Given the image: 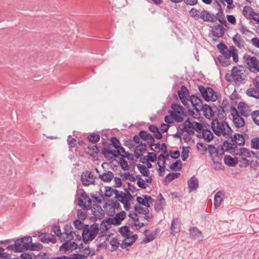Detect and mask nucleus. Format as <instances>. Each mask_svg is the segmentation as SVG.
I'll return each instance as SVG.
<instances>
[{
	"label": "nucleus",
	"instance_id": "a878e982",
	"mask_svg": "<svg viewBox=\"0 0 259 259\" xmlns=\"http://www.w3.org/2000/svg\"><path fill=\"white\" fill-rule=\"evenodd\" d=\"M233 41L234 44L239 48H244V41L239 34L237 33L233 37Z\"/></svg>",
	"mask_w": 259,
	"mask_h": 259
},
{
	"label": "nucleus",
	"instance_id": "f03ea898",
	"mask_svg": "<svg viewBox=\"0 0 259 259\" xmlns=\"http://www.w3.org/2000/svg\"><path fill=\"white\" fill-rule=\"evenodd\" d=\"M209 127V124L205 123H199L195 122V136L199 138H203L207 142H209L213 139V133L208 130L207 128Z\"/></svg>",
	"mask_w": 259,
	"mask_h": 259
},
{
	"label": "nucleus",
	"instance_id": "e433bc0d",
	"mask_svg": "<svg viewBox=\"0 0 259 259\" xmlns=\"http://www.w3.org/2000/svg\"><path fill=\"white\" fill-rule=\"evenodd\" d=\"M234 140L236 144L238 145H242L245 142L243 136L240 134H235L234 135Z\"/></svg>",
	"mask_w": 259,
	"mask_h": 259
},
{
	"label": "nucleus",
	"instance_id": "c03bdc74",
	"mask_svg": "<svg viewBox=\"0 0 259 259\" xmlns=\"http://www.w3.org/2000/svg\"><path fill=\"white\" fill-rule=\"evenodd\" d=\"M235 48L234 46L230 47L229 50H226L225 52H222V54L226 59H229L232 57L233 52L235 51Z\"/></svg>",
	"mask_w": 259,
	"mask_h": 259
},
{
	"label": "nucleus",
	"instance_id": "13d9d810",
	"mask_svg": "<svg viewBox=\"0 0 259 259\" xmlns=\"http://www.w3.org/2000/svg\"><path fill=\"white\" fill-rule=\"evenodd\" d=\"M53 231L55 233V234L58 237H59L60 238V239L61 240V238H62V236L63 233H61V231L60 227L59 226H57V225L53 226Z\"/></svg>",
	"mask_w": 259,
	"mask_h": 259
},
{
	"label": "nucleus",
	"instance_id": "58836bf2",
	"mask_svg": "<svg viewBox=\"0 0 259 259\" xmlns=\"http://www.w3.org/2000/svg\"><path fill=\"white\" fill-rule=\"evenodd\" d=\"M196 147L198 151L201 154L205 153L208 149L207 144L201 142H198L196 145Z\"/></svg>",
	"mask_w": 259,
	"mask_h": 259
},
{
	"label": "nucleus",
	"instance_id": "4be33fe9",
	"mask_svg": "<svg viewBox=\"0 0 259 259\" xmlns=\"http://www.w3.org/2000/svg\"><path fill=\"white\" fill-rule=\"evenodd\" d=\"M137 238L138 236L136 234L125 238L120 245V247L122 249H124L131 246L136 241Z\"/></svg>",
	"mask_w": 259,
	"mask_h": 259
},
{
	"label": "nucleus",
	"instance_id": "6ab92c4d",
	"mask_svg": "<svg viewBox=\"0 0 259 259\" xmlns=\"http://www.w3.org/2000/svg\"><path fill=\"white\" fill-rule=\"evenodd\" d=\"M38 237L41 242L44 243H55L57 242L56 237L51 234L39 233Z\"/></svg>",
	"mask_w": 259,
	"mask_h": 259
},
{
	"label": "nucleus",
	"instance_id": "393cba45",
	"mask_svg": "<svg viewBox=\"0 0 259 259\" xmlns=\"http://www.w3.org/2000/svg\"><path fill=\"white\" fill-rule=\"evenodd\" d=\"M147 146L145 143H141L135 148L134 153L137 158H140L146 150Z\"/></svg>",
	"mask_w": 259,
	"mask_h": 259
},
{
	"label": "nucleus",
	"instance_id": "c85d7f7f",
	"mask_svg": "<svg viewBox=\"0 0 259 259\" xmlns=\"http://www.w3.org/2000/svg\"><path fill=\"white\" fill-rule=\"evenodd\" d=\"M212 33L214 36L218 37H221L225 33V28L222 24H218L213 28Z\"/></svg>",
	"mask_w": 259,
	"mask_h": 259
},
{
	"label": "nucleus",
	"instance_id": "4468645a",
	"mask_svg": "<svg viewBox=\"0 0 259 259\" xmlns=\"http://www.w3.org/2000/svg\"><path fill=\"white\" fill-rule=\"evenodd\" d=\"M103 153L106 157H107L110 154H112L115 157H118L119 156L122 157V155L125 154L126 152L125 151L124 149L119 145L118 147H116L114 151L110 150L108 148H104Z\"/></svg>",
	"mask_w": 259,
	"mask_h": 259
},
{
	"label": "nucleus",
	"instance_id": "e2e57ef3",
	"mask_svg": "<svg viewBox=\"0 0 259 259\" xmlns=\"http://www.w3.org/2000/svg\"><path fill=\"white\" fill-rule=\"evenodd\" d=\"M120 165L122 168L124 170H128L129 169V166L127 161L123 158L120 159Z\"/></svg>",
	"mask_w": 259,
	"mask_h": 259
},
{
	"label": "nucleus",
	"instance_id": "3c124183",
	"mask_svg": "<svg viewBox=\"0 0 259 259\" xmlns=\"http://www.w3.org/2000/svg\"><path fill=\"white\" fill-rule=\"evenodd\" d=\"M221 158L222 157H215V159H212L214 165V168L219 169H222V167L223 166V165L220 162V161L221 160Z\"/></svg>",
	"mask_w": 259,
	"mask_h": 259
},
{
	"label": "nucleus",
	"instance_id": "de8ad7c7",
	"mask_svg": "<svg viewBox=\"0 0 259 259\" xmlns=\"http://www.w3.org/2000/svg\"><path fill=\"white\" fill-rule=\"evenodd\" d=\"M182 168V162L180 160H177L175 162L173 163L170 166V169L172 170L176 171L177 170H180Z\"/></svg>",
	"mask_w": 259,
	"mask_h": 259
},
{
	"label": "nucleus",
	"instance_id": "a19ab883",
	"mask_svg": "<svg viewBox=\"0 0 259 259\" xmlns=\"http://www.w3.org/2000/svg\"><path fill=\"white\" fill-rule=\"evenodd\" d=\"M137 167L141 174L144 176L149 177L150 176L149 170L145 166L142 164H139Z\"/></svg>",
	"mask_w": 259,
	"mask_h": 259
},
{
	"label": "nucleus",
	"instance_id": "a211bd4d",
	"mask_svg": "<svg viewBox=\"0 0 259 259\" xmlns=\"http://www.w3.org/2000/svg\"><path fill=\"white\" fill-rule=\"evenodd\" d=\"M126 213L124 211H121L117 213L115 217L110 218L108 220V222L109 224L114 225H119L121 224L122 221L125 219Z\"/></svg>",
	"mask_w": 259,
	"mask_h": 259
},
{
	"label": "nucleus",
	"instance_id": "052dcab7",
	"mask_svg": "<svg viewBox=\"0 0 259 259\" xmlns=\"http://www.w3.org/2000/svg\"><path fill=\"white\" fill-rule=\"evenodd\" d=\"M110 244L111 245L112 250H115L118 247L119 243L118 242L117 239L112 238L110 241Z\"/></svg>",
	"mask_w": 259,
	"mask_h": 259
},
{
	"label": "nucleus",
	"instance_id": "9b49d317",
	"mask_svg": "<svg viewBox=\"0 0 259 259\" xmlns=\"http://www.w3.org/2000/svg\"><path fill=\"white\" fill-rule=\"evenodd\" d=\"M232 76L236 81H241L245 79V71L242 68L234 67L232 71Z\"/></svg>",
	"mask_w": 259,
	"mask_h": 259
},
{
	"label": "nucleus",
	"instance_id": "7c9ffc66",
	"mask_svg": "<svg viewBox=\"0 0 259 259\" xmlns=\"http://www.w3.org/2000/svg\"><path fill=\"white\" fill-rule=\"evenodd\" d=\"M92 211L93 214L97 219H101L104 217V211L101 206H97L96 208L94 207Z\"/></svg>",
	"mask_w": 259,
	"mask_h": 259
},
{
	"label": "nucleus",
	"instance_id": "2eb2a0df",
	"mask_svg": "<svg viewBox=\"0 0 259 259\" xmlns=\"http://www.w3.org/2000/svg\"><path fill=\"white\" fill-rule=\"evenodd\" d=\"M178 131H181V134H182L183 131L186 132L190 135L194 133V125L189 119H187L183 124L179 126Z\"/></svg>",
	"mask_w": 259,
	"mask_h": 259
},
{
	"label": "nucleus",
	"instance_id": "0e129e2a",
	"mask_svg": "<svg viewBox=\"0 0 259 259\" xmlns=\"http://www.w3.org/2000/svg\"><path fill=\"white\" fill-rule=\"evenodd\" d=\"M137 200L138 202L137 204H139V205L141 204L147 207H149L150 206L149 204L147 202H145L144 198H143L141 197H138L137 198Z\"/></svg>",
	"mask_w": 259,
	"mask_h": 259
},
{
	"label": "nucleus",
	"instance_id": "72a5a7b5",
	"mask_svg": "<svg viewBox=\"0 0 259 259\" xmlns=\"http://www.w3.org/2000/svg\"><path fill=\"white\" fill-rule=\"evenodd\" d=\"M256 88H250L246 90V94L248 96L259 99V93Z\"/></svg>",
	"mask_w": 259,
	"mask_h": 259
},
{
	"label": "nucleus",
	"instance_id": "aec40b11",
	"mask_svg": "<svg viewBox=\"0 0 259 259\" xmlns=\"http://www.w3.org/2000/svg\"><path fill=\"white\" fill-rule=\"evenodd\" d=\"M107 223H108V221L106 222H102L99 227V232L98 233L99 238H104L105 240H107L109 236V235L107 234L108 228Z\"/></svg>",
	"mask_w": 259,
	"mask_h": 259
},
{
	"label": "nucleus",
	"instance_id": "5fc2aeb1",
	"mask_svg": "<svg viewBox=\"0 0 259 259\" xmlns=\"http://www.w3.org/2000/svg\"><path fill=\"white\" fill-rule=\"evenodd\" d=\"M251 117L254 122L259 126V110L254 111L251 114Z\"/></svg>",
	"mask_w": 259,
	"mask_h": 259
},
{
	"label": "nucleus",
	"instance_id": "473e14b6",
	"mask_svg": "<svg viewBox=\"0 0 259 259\" xmlns=\"http://www.w3.org/2000/svg\"><path fill=\"white\" fill-rule=\"evenodd\" d=\"M180 223L178 219H174L171 225V233L173 234L178 232L180 231Z\"/></svg>",
	"mask_w": 259,
	"mask_h": 259
},
{
	"label": "nucleus",
	"instance_id": "412c9836",
	"mask_svg": "<svg viewBox=\"0 0 259 259\" xmlns=\"http://www.w3.org/2000/svg\"><path fill=\"white\" fill-rule=\"evenodd\" d=\"M65 242L60 246V249L64 251H70L77 248L78 245L75 242L71 241H64Z\"/></svg>",
	"mask_w": 259,
	"mask_h": 259
},
{
	"label": "nucleus",
	"instance_id": "09e8293b",
	"mask_svg": "<svg viewBox=\"0 0 259 259\" xmlns=\"http://www.w3.org/2000/svg\"><path fill=\"white\" fill-rule=\"evenodd\" d=\"M225 163L229 166H234L235 164L234 159L230 156H225L224 159Z\"/></svg>",
	"mask_w": 259,
	"mask_h": 259
},
{
	"label": "nucleus",
	"instance_id": "9d476101",
	"mask_svg": "<svg viewBox=\"0 0 259 259\" xmlns=\"http://www.w3.org/2000/svg\"><path fill=\"white\" fill-rule=\"evenodd\" d=\"M199 90L203 98L207 102L215 101L217 99V96L214 91L211 88H204L203 86L198 87Z\"/></svg>",
	"mask_w": 259,
	"mask_h": 259
},
{
	"label": "nucleus",
	"instance_id": "39448f33",
	"mask_svg": "<svg viewBox=\"0 0 259 259\" xmlns=\"http://www.w3.org/2000/svg\"><path fill=\"white\" fill-rule=\"evenodd\" d=\"M115 198L123 204L124 208L128 210L131 208V202L134 200V197L125 189V191H116Z\"/></svg>",
	"mask_w": 259,
	"mask_h": 259
},
{
	"label": "nucleus",
	"instance_id": "20e7f679",
	"mask_svg": "<svg viewBox=\"0 0 259 259\" xmlns=\"http://www.w3.org/2000/svg\"><path fill=\"white\" fill-rule=\"evenodd\" d=\"M200 112H202L205 117L210 119L213 115L211 108L207 104L203 105L201 100L195 96V116L200 115Z\"/></svg>",
	"mask_w": 259,
	"mask_h": 259
},
{
	"label": "nucleus",
	"instance_id": "8fccbe9b",
	"mask_svg": "<svg viewBox=\"0 0 259 259\" xmlns=\"http://www.w3.org/2000/svg\"><path fill=\"white\" fill-rule=\"evenodd\" d=\"M183 113H178L175 112H171V116L175 121L178 122H182L183 120L182 115Z\"/></svg>",
	"mask_w": 259,
	"mask_h": 259
},
{
	"label": "nucleus",
	"instance_id": "dca6fc26",
	"mask_svg": "<svg viewBox=\"0 0 259 259\" xmlns=\"http://www.w3.org/2000/svg\"><path fill=\"white\" fill-rule=\"evenodd\" d=\"M72 227L69 225H66L64 228V231L62 234V238H61V241H71L74 239V235H75V232L72 231Z\"/></svg>",
	"mask_w": 259,
	"mask_h": 259
},
{
	"label": "nucleus",
	"instance_id": "7ed1b4c3",
	"mask_svg": "<svg viewBox=\"0 0 259 259\" xmlns=\"http://www.w3.org/2000/svg\"><path fill=\"white\" fill-rule=\"evenodd\" d=\"M99 232L98 224L94 223L91 226L85 225L82 233V239L84 243L93 240Z\"/></svg>",
	"mask_w": 259,
	"mask_h": 259
},
{
	"label": "nucleus",
	"instance_id": "423d86ee",
	"mask_svg": "<svg viewBox=\"0 0 259 259\" xmlns=\"http://www.w3.org/2000/svg\"><path fill=\"white\" fill-rule=\"evenodd\" d=\"M233 145L229 144L228 143H224L223 146L221 149H219L212 145L208 146V150L211 159H215V157H221L224 153V150H228L234 149Z\"/></svg>",
	"mask_w": 259,
	"mask_h": 259
},
{
	"label": "nucleus",
	"instance_id": "603ef678",
	"mask_svg": "<svg viewBox=\"0 0 259 259\" xmlns=\"http://www.w3.org/2000/svg\"><path fill=\"white\" fill-rule=\"evenodd\" d=\"M189 193L194 190V176L192 177L188 181Z\"/></svg>",
	"mask_w": 259,
	"mask_h": 259
},
{
	"label": "nucleus",
	"instance_id": "79ce46f5",
	"mask_svg": "<svg viewBox=\"0 0 259 259\" xmlns=\"http://www.w3.org/2000/svg\"><path fill=\"white\" fill-rule=\"evenodd\" d=\"M180 175V173H169L166 176L165 179V182L166 183H169L172 180L178 178Z\"/></svg>",
	"mask_w": 259,
	"mask_h": 259
},
{
	"label": "nucleus",
	"instance_id": "864d4df0",
	"mask_svg": "<svg viewBox=\"0 0 259 259\" xmlns=\"http://www.w3.org/2000/svg\"><path fill=\"white\" fill-rule=\"evenodd\" d=\"M171 109L172 111L171 112H175L178 113H183V110L182 108L178 104H174L171 105Z\"/></svg>",
	"mask_w": 259,
	"mask_h": 259
},
{
	"label": "nucleus",
	"instance_id": "49530a36",
	"mask_svg": "<svg viewBox=\"0 0 259 259\" xmlns=\"http://www.w3.org/2000/svg\"><path fill=\"white\" fill-rule=\"evenodd\" d=\"M88 139L89 141L93 143H96L100 140V136L98 134L93 133L88 136Z\"/></svg>",
	"mask_w": 259,
	"mask_h": 259
},
{
	"label": "nucleus",
	"instance_id": "f704fd0d",
	"mask_svg": "<svg viewBox=\"0 0 259 259\" xmlns=\"http://www.w3.org/2000/svg\"><path fill=\"white\" fill-rule=\"evenodd\" d=\"M253 13L252 9L249 6L244 7L242 11L243 16L248 19H251Z\"/></svg>",
	"mask_w": 259,
	"mask_h": 259
},
{
	"label": "nucleus",
	"instance_id": "c756f323",
	"mask_svg": "<svg viewBox=\"0 0 259 259\" xmlns=\"http://www.w3.org/2000/svg\"><path fill=\"white\" fill-rule=\"evenodd\" d=\"M139 136L142 139L148 141L149 143H153L155 142L154 137L151 135L148 134L146 131H141L139 133Z\"/></svg>",
	"mask_w": 259,
	"mask_h": 259
},
{
	"label": "nucleus",
	"instance_id": "b1692460",
	"mask_svg": "<svg viewBox=\"0 0 259 259\" xmlns=\"http://www.w3.org/2000/svg\"><path fill=\"white\" fill-rule=\"evenodd\" d=\"M200 16L202 19L205 21L214 22L217 19L214 15L206 11L201 12Z\"/></svg>",
	"mask_w": 259,
	"mask_h": 259
},
{
	"label": "nucleus",
	"instance_id": "0eeeda50",
	"mask_svg": "<svg viewBox=\"0 0 259 259\" xmlns=\"http://www.w3.org/2000/svg\"><path fill=\"white\" fill-rule=\"evenodd\" d=\"M243 61L251 72H259V60L255 57L245 54L243 56Z\"/></svg>",
	"mask_w": 259,
	"mask_h": 259
},
{
	"label": "nucleus",
	"instance_id": "f8f14e48",
	"mask_svg": "<svg viewBox=\"0 0 259 259\" xmlns=\"http://www.w3.org/2000/svg\"><path fill=\"white\" fill-rule=\"evenodd\" d=\"M237 154L241 157L242 161H240V162H242L243 166L244 167L248 166L249 165V161L247 158L251 157V151L246 148H242Z\"/></svg>",
	"mask_w": 259,
	"mask_h": 259
},
{
	"label": "nucleus",
	"instance_id": "ddd939ff",
	"mask_svg": "<svg viewBox=\"0 0 259 259\" xmlns=\"http://www.w3.org/2000/svg\"><path fill=\"white\" fill-rule=\"evenodd\" d=\"M16 241L19 242L17 246L19 252H22L24 250L29 249L30 244L32 242V238L31 237H25Z\"/></svg>",
	"mask_w": 259,
	"mask_h": 259
},
{
	"label": "nucleus",
	"instance_id": "4d7b16f0",
	"mask_svg": "<svg viewBox=\"0 0 259 259\" xmlns=\"http://www.w3.org/2000/svg\"><path fill=\"white\" fill-rule=\"evenodd\" d=\"M18 241H15V243L14 244H11L8 245L7 247V249H8V250H12L15 252H19L17 246L18 245Z\"/></svg>",
	"mask_w": 259,
	"mask_h": 259
},
{
	"label": "nucleus",
	"instance_id": "2f4dec72",
	"mask_svg": "<svg viewBox=\"0 0 259 259\" xmlns=\"http://www.w3.org/2000/svg\"><path fill=\"white\" fill-rule=\"evenodd\" d=\"M224 197V194L222 191L217 192L214 198V205L215 207H218L221 204Z\"/></svg>",
	"mask_w": 259,
	"mask_h": 259
},
{
	"label": "nucleus",
	"instance_id": "f3484780",
	"mask_svg": "<svg viewBox=\"0 0 259 259\" xmlns=\"http://www.w3.org/2000/svg\"><path fill=\"white\" fill-rule=\"evenodd\" d=\"M78 204L79 206L85 208L90 207L92 204L90 198L84 191L79 196Z\"/></svg>",
	"mask_w": 259,
	"mask_h": 259
},
{
	"label": "nucleus",
	"instance_id": "a18cd8bd",
	"mask_svg": "<svg viewBox=\"0 0 259 259\" xmlns=\"http://www.w3.org/2000/svg\"><path fill=\"white\" fill-rule=\"evenodd\" d=\"M168 156V154H160L158 158L157 164L158 166H165V159Z\"/></svg>",
	"mask_w": 259,
	"mask_h": 259
},
{
	"label": "nucleus",
	"instance_id": "1a4fd4ad",
	"mask_svg": "<svg viewBox=\"0 0 259 259\" xmlns=\"http://www.w3.org/2000/svg\"><path fill=\"white\" fill-rule=\"evenodd\" d=\"M189 91L186 87L184 85H182L181 90L178 91V96L182 103L184 106L187 108H189V103H191L192 106L194 107V102L193 101V99L194 98V95H192L190 99H188Z\"/></svg>",
	"mask_w": 259,
	"mask_h": 259
},
{
	"label": "nucleus",
	"instance_id": "6e6d98bb",
	"mask_svg": "<svg viewBox=\"0 0 259 259\" xmlns=\"http://www.w3.org/2000/svg\"><path fill=\"white\" fill-rule=\"evenodd\" d=\"M42 248V245L40 243H31L30 244L28 250H39Z\"/></svg>",
	"mask_w": 259,
	"mask_h": 259
},
{
	"label": "nucleus",
	"instance_id": "5701e85b",
	"mask_svg": "<svg viewBox=\"0 0 259 259\" xmlns=\"http://www.w3.org/2000/svg\"><path fill=\"white\" fill-rule=\"evenodd\" d=\"M82 183L84 186H88L94 182L93 176L92 174L87 171L81 176Z\"/></svg>",
	"mask_w": 259,
	"mask_h": 259
},
{
	"label": "nucleus",
	"instance_id": "bf43d9fd",
	"mask_svg": "<svg viewBox=\"0 0 259 259\" xmlns=\"http://www.w3.org/2000/svg\"><path fill=\"white\" fill-rule=\"evenodd\" d=\"M240 32L247 36H250L252 32L249 30L246 26H242L240 28Z\"/></svg>",
	"mask_w": 259,
	"mask_h": 259
},
{
	"label": "nucleus",
	"instance_id": "ea45409f",
	"mask_svg": "<svg viewBox=\"0 0 259 259\" xmlns=\"http://www.w3.org/2000/svg\"><path fill=\"white\" fill-rule=\"evenodd\" d=\"M135 210L139 214H147L149 212V210L147 208H144L139 204H136L135 205Z\"/></svg>",
	"mask_w": 259,
	"mask_h": 259
},
{
	"label": "nucleus",
	"instance_id": "774afa93",
	"mask_svg": "<svg viewBox=\"0 0 259 259\" xmlns=\"http://www.w3.org/2000/svg\"><path fill=\"white\" fill-rule=\"evenodd\" d=\"M251 43L256 48L259 49V38L254 37L251 39Z\"/></svg>",
	"mask_w": 259,
	"mask_h": 259
},
{
	"label": "nucleus",
	"instance_id": "cd10ccee",
	"mask_svg": "<svg viewBox=\"0 0 259 259\" xmlns=\"http://www.w3.org/2000/svg\"><path fill=\"white\" fill-rule=\"evenodd\" d=\"M99 178L105 182H110L114 177L113 174L110 171H106L103 174H99Z\"/></svg>",
	"mask_w": 259,
	"mask_h": 259
},
{
	"label": "nucleus",
	"instance_id": "680f3d73",
	"mask_svg": "<svg viewBox=\"0 0 259 259\" xmlns=\"http://www.w3.org/2000/svg\"><path fill=\"white\" fill-rule=\"evenodd\" d=\"M77 215L78 218L82 220H85L87 217V213L85 211L81 209L78 210L77 211Z\"/></svg>",
	"mask_w": 259,
	"mask_h": 259
},
{
	"label": "nucleus",
	"instance_id": "bb28decb",
	"mask_svg": "<svg viewBox=\"0 0 259 259\" xmlns=\"http://www.w3.org/2000/svg\"><path fill=\"white\" fill-rule=\"evenodd\" d=\"M144 234L145 237L143 241L144 243H147L153 241L157 236L156 232H153L150 233L148 230L145 231Z\"/></svg>",
	"mask_w": 259,
	"mask_h": 259
},
{
	"label": "nucleus",
	"instance_id": "69168bd1",
	"mask_svg": "<svg viewBox=\"0 0 259 259\" xmlns=\"http://www.w3.org/2000/svg\"><path fill=\"white\" fill-rule=\"evenodd\" d=\"M123 178L125 179L129 180L131 181L135 182L136 181L135 177L129 172L124 173L123 175Z\"/></svg>",
	"mask_w": 259,
	"mask_h": 259
},
{
	"label": "nucleus",
	"instance_id": "37998d69",
	"mask_svg": "<svg viewBox=\"0 0 259 259\" xmlns=\"http://www.w3.org/2000/svg\"><path fill=\"white\" fill-rule=\"evenodd\" d=\"M251 148L259 150V138H253L250 141Z\"/></svg>",
	"mask_w": 259,
	"mask_h": 259
},
{
	"label": "nucleus",
	"instance_id": "c9c22d12",
	"mask_svg": "<svg viewBox=\"0 0 259 259\" xmlns=\"http://www.w3.org/2000/svg\"><path fill=\"white\" fill-rule=\"evenodd\" d=\"M116 191H118L116 189H113L111 187H105L104 190V195L107 197H111L113 195H114L115 197L116 194Z\"/></svg>",
	"mask_w": 259,
	"mask_h": 259
},
{
	"label": "nucleus",
	"instance_id": "4c0bfd02",
	"mask_svg": "<svg viewBox=\"0 0 259 259\" xmlns=\"http://www.w3.org/2000/svg\"><path fill=\"white\" fill-rule=\"evenodd\" d=\"M119 232L120 234L125 238L131 236V231L128 226H124L121 227L119 230Z\"/></svg>",
	"mask_w": 259,
	"mask_h": 259
},
{
	"label": "nucleus",
	"instance_id": "338daca9",
	"mask_svg": "<svg viewBox=\"0 0 259 259\" xmlns=\"http://www.w3.org/2000/svg\"><path fill=\"white\" fill-rule=\"evenodd\" d=\"M73 224L76 229L78 230H81L82 229L83 230V224L81 221L79 220H76L74 222Z\"/></svg>",
	"mask_w": 259,
	"mask_h": 259
},
{
	"label": "nucleus",
	"instance_id": "6e6552de",
	"mask_svg": "<svg viewBox=\"0 0 259 259\" xmlns=\"http://www.w3.org/2000/svg\"><path fill=\"white\" fill-rule=\"evenodd\" d=\"M230 112L234 127L237 129L243 127L245 125V121L238 110L234 107L232 106Z\"/></svg>",
	"mask_w": 259,
	"mask_h": 259
},
{
	"label": "nucleus",
	"instance_id": "f257e3e1",
	"mask_svg": "<svg viewBox=\"0 0 259 259\" xmlns=\"http://www.w3.org/2000/svg\"><path fill=\"white\" fill-rule=\"evenodd\" d=\"M211 127L214 133L218 136L227 138L232 133V130L225 121L213 119L211 121Z\"/></svg>",
	"mask_w": 259,
	"mask_h": 259
}]
</instances>
